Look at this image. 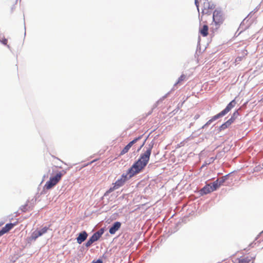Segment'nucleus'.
I'll return each mask as SVG.
<instances>
[{
    "label": "nucleus",
    "instance_id": "obj_16",
    "mask_svg": "<svg viewBox=\"0 0 263 263\" xmlns=\"http://www.w3.org/2000/svg\"><path fill=\"white\" fill-rule=\"evenodd\" d=\"M233 122H234V119L233 118H230L227 122H226L225 123L222 124L220 126V128H219L220 130H224V129H226L227 128H228Z\"/></svg>",
    "mask_w": 263,
    "mask_h": 263
},
{
    "label": "nucleus",
    "instance_id": "obj_7",
    "mask_svg": "<svg viewBox=\"0 0 263 263\" xmlns=\"http://www.w3.org/2000/svg\"><path fill=\"white\" fill-rule=\"evenodd\" d=\"M48 229V228L45 227L40 230H36L34 231L31 234L30 237L28 238V240L29 241H35L39 237L46 233L47 232Z\"/></svg>",
    "mask_w": 263,
    "mask_h": 263
},
{
    "label": "nucleus",
    "instance_id": "obj_21",
    "mask_svg": "<svg viewBox=\"0 0 263 263\" xmlns=\"http://www.w3.org/2000/svg\"><path fill=\"white\" fill-rule=\"evenodd\" d=\"M1 42L4 44V45H7V43H8V40L7 39H3L2 40H1Z\"/></svg>",
    "mask_w": 263,
    "mask_h": 263
},
{
    "label": "nucleus",
    "instance_id": "obj_8",
    "mask_svg": "<svg viewBox=\"0 0 263 263\" xmlns=\"http://www.w3.org/2000/svg\"><path fill=\"white\" fill-rule=\"evenodd\" d=\"M142 136H139L138 137L134 139L133 140L130 141L127 145H126L123 149L121 151L120 155L122 156L126 154L132 147V146L136 143L139 140L142 138Z\"/></svg>",
    "mask_w": 263,
    "mask_h": 263
},
{
    "label": "nucleus",
    "instance_id": "obj_13",
    "mask_svg": "<svg viewBox=\"0 0 263 263\" xmlns=\"http://www.w3.org/2000/svg\"><path fill=\"white\" fill-rule=\"evenodd\" d=\"M121 226V222L119 221L115 222L113 226L109 230L110 234H114L120 228Z\"/></svg>",
    "mask_w": 263,
    "mask_h": 263
},
{
    "label": "nucleus",
    "instance_id": "obj_12",
    "mask_svg": "<svg viewBox=\"0 0 263 263\" xmlns=\"http://www.w3.org/2000/svg\"><path fill=\"white\" fill-rule=\"evenodd\" d=\"M88 236V234L86 231H83L80 233L78 237L77 238V242L79 244L82 243L83 241H84Z\"/></svg>",
    "mask_w": 263,
    "mask_h": 263
},
{
    "label": "nucleus",
    "instance_id": "obj_25",
    "mask_svg": "<svg viewBox=\"0 0 263 263\" xmlns=\"http://www.w3.org/2000/svg\"><path fill=\"white\" fill-rule=\"evenodd\" d=\"M211 162H213L214 160V159L213 158H211Z\"/></svg>",
    "mask_w": 263,
    "mask_h": 263
},
{
    "label": "nucleus",
    "instance_id": "obj_6",
    "mask_svg": "<svg viewBox=\"0 0 263 263\" xmlns=\"http://www.w3.org/2000/svg\"><path fill=\"white\" fill-rule=\"evenodd\" d=\"M255 258V255H249V253L244 255L236 259L235 263H249L250 262H254Z\"/></svg>",
    "mask_w": 263,
    "mask_h": 263
},
{
    "label": "nucleus",
    "instance_id": "obj_5",
    "mask_svg": "<svg viewBox=\"0 0 263 263\" xmlns=\"http://www.w3.org/2000/svg\"><path fill=\"white\" fill-rule=\"evenodd\" d=\"M104 230L101 229L99 231L95 233L89 240L86 242L85 246L86 247H90L94 242L97 241L103 235Z\"/></svg>",
    "mask_w": 263,
    "mask_h": 263
},
{
    "label": "nucleus",
    "instance_id": "obj_14",
    "mask_svg": "<svg viewBox=\"0 0 263 263\" xmlns=\"http://www.w3.org/2000/svg\"><path fill=\"white\" fill-rule=\"evenodd\" d=\"M209 27L207 25H203L202 26L200 27L199 28V33L201 34V35L205 37L208 36L209 32Z\"/></svg>",
    "mask_w": 263,
    "mask_h": 263
},
{
    "label": "nucleus",
    "instance_id": "obj_23",
    "mask_svg": "<svg viewBox=\"0 0 263 263\" xmlns=\"http://www.w3.org/2000/svg\"><path fill=\"white\" fill-rule=\"evenodd\" d=\"M195 4H196V6L198 7V2H197V0H195Z\"/></svg>",
    "mask_w": 263,
    "mask_h": 263
},
{
    "label": "nucleus",
    "instance_id": "obj_3",
    "mask_svg": "<svg viewBox=\"0 0 263 263\" xmlns=\"http://www.w3.org/2000/svg\"><path fill=\"white\" fill-rule=\"evenodd\" d=\"M224 17L221 11L215 10L213 14V21L216 26V29H218L223 23Z\"/></svg>",
    "mask_w": 263,
    "mask_h": 263
},
{
    "label": "nucleus",
    "instance_id": "obj_19",
    "mask_svg": "<svg viewBox=\"0 0 263 263\" xmlns=\"http://www.w3.org/2000/svg\"><path fill=\"white\" fill-rule=\"evenodd\" d=\"M186 77L185 75L182 74L181 76L178 78V80L175 85L181 83L182 81L186 80Z\"/></svg>",
    "mask_w": 263,
    "mask_h": 263
},
{
    "label": "nucleus",
    "instance_id": "obj_9",
    "mask_svg": "<svg viewBox=\"0 0 263 263\" xmlns=\"http://www.w3.org/2000/svg\"><path fill=\"white\" fill-rule=\"evenodd\" d=\"M16 222L14 223H10L6 224V226L3 227L2 230H0V236L3 235L5 233L8 232L11 230L15 226H16Z\"/></svg>",
    "mask_w": 263,
    "mask_h": 263
},
{
    "label": "nucleus",
    "instance_id": "obj_18",
    "mask_svg": "<svg viewBox=\"0 0 263 263\" xmlns=\"http://www.w3.org/2000/svg\"><path fill=\"white\" fill-rule=\"evenodd\" d=\"M248 54V51L246 49H244L243 50V55L242 57H237L235 61L236 63H239L240 61H241Z\"/></svg>",
    "mask_w": 263,
    "mask_h": 263
},
{
    "label": "nucleus",
    "instance_id": "obj_2",
    "mask_svg": "<svg viewBox=\"0 0 263 263\" xmlns=\"http://www.w3.org/2000/svg\"><path fill=\"white\" fill-rule=\"evenodd\" d=\"M66 174L65 170L59 171L58 167L55 166L52 168V173L50 174L49 179L44 186L45 190H49L55 186L61 180L62 178Z\"/></svg>",
    "mask_w": 263,
    "mask_h": 263
},
{
    "label": "nucleus",
    "instance_id": "obj_22",
    "mask_svg": "<svg viewBox=\"0 0 263 263\" xmlns=\"http://www.w3.org/2000/svg\"><path fill=\"white\" fill-rule=\"evenodd\" d=\"M91 263H103V261L101 259H98L97 261H93Z\"/></svg>",
    "mask_w": 263,
    "mask_h": 263
},
{
    "label": "nucleus",
    "instance_id": "obj_20",
    "mask_svg": "<svg viewBox=\"0 0 263 263\" xmlns=\"http://www.w3.org/2000/svg\"><path fill=\"white\" fill-rule=\"evenodd\" d=\"M239 114H238V112L237 110L235 111L233 114V115L232 116L231 118H233L234 119V121H235V119L237 117V116H238Z\"/></svg>",
    "mask_w": 263,
    "mask_h": 263
},
{
    "label": "nucleus",
    "instance_id": "obj_17",
    "mask_svg": "<svg viewBox=\"0 0 263 263\" xmlns=\"http://www.w3.org/2000/svg\"><path fill=\"white\" fill-rule=\"evenodd\" d=\"M222 116H221V115L218 113V114L214 116L211 119H210L205 124V125L203 126V127L206 126H208L209 125H210L212 122H213L214 121L217 120V119L221 117Z\"/></svg>",
    "mask_w": 263,
    "mask_h": 263
},
{
    "label": "nucleus",
    "instance_id": "obj_4",
    "mask_svg": "<svg viewBox=\"0 0 263 263\" xmlns=\"http://www.w3.org/2000/svg\"><path fill=\"white\" fill-rule=\"evenodd\" d=\"M127 176H128L127 173L126 174H123L121 176V177L120 179H118L116 181V182L114 184V186L112 187H110L106 192V193L107 194L110 193L112 192V191H114V190L118 189L120 186H122L124 184L125 182L127 180Z\"/></svg>",
    "mask_w": 263,
    "mask_h": 263
},
{
    "label": "nucleus",
    "instance_id": "obj_10",
    "mask_svg": "<svg viewBox=\"0 0 263 263\" xmlns=\"http://www.w3.org/2000/svg\"><path fill=\"white\" fill-rule=\"evenodd\" d=\"M236 102L234 100H232L231 102H230L226 108L223 109L222 111L219 112L221 116L222 117L228 113L235 106Z\"/></svg>",
    "mask_w": 263,
    "mask_h": 263
},
{
    "label": "nucleus",
    "instance_id": "obj_11",
    "mask_svg": "<svg viewBox=\"0 0 263 263\" xmlns=\"http://www.w3.org/2000/svg\"><path fill=\"white\" fill-rule=\"evenodd\" d=\"M225 180L222 178L220 180L217 179L216 181L211 183V187H212L213 192L216 190L220 185L224 183Z\"/></svg>",
    "mask_w": 263,
    "mask_h": 263
},
{
    "label": "nucleus",
    "instance_id": "obj_15",
    "mask_svg": "<svg viewBox=\"0 0 263 263\" xmlns=\"http://www.w3.org/2000/svg\"><path fill=\"white\" fill-rule=\"evenodd\" d=\"M212 192L213 191L212 187H211V184H206L200 191L201 195L207 194Z\"/></svg>",
    "mask_w": 263,
    "mask_h": 263
},
{
    "label": "nucleus",
    "instance_id": "obj_1",
    "mask_svg": "<svg viewBox=\"0 0 263 263\" xmlns=\"http://www.w3.org/2000/svg\"><path fill=\"white\" fill-rule=\"evenodd\" d=\"M153 147V144L149 145L146 151L144 153L141 154L138 160L128 170L127 174L128 175L129 178L139 173L145 168L149 160Z\"/></svg>",
    "mask_w": 263,
    "mask_h": 263
},
{
    "label": "nucleus",
    "instance_id": "obj_24",
    "mask_svg": "<svg viewBox=\"0 0 263 263\" xmlns=\"http://www.w3.org/2000/svg\"><path fill=\"white\" fill-rule=\"evenodd\" d=\"M96 161V160H92V161H91V162H90V164L92 163L93 162H95V161Z\"/></svg>",
    "mask_w": 263,
    "mask_h": 263
}]
</instances>
